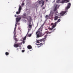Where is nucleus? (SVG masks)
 Wrapping results in <instances>:
<instances>
[{
  "label": "nucleus",
  "instance_id": "1",
  "mask_svg": "<svg viewBox=\"0 0 73 73\" xmlns=\"http://www.w3.org/2000/svg\"><path fill=\"white\" fill-rule=\"evenodd\" d=\"M42 28H40L38 30V31H37L36 32V35L38 38L40 37H42L44 35L42 33Z\"/></svg>",
  "mask_w": 73,
  "mask_h": 73
},
{
  "label": "nucleus",
  "instance_id": "2",
  "mask_svg": "<svg viewBox=\"0 0 73 73\" xmlns=\"http://www.w3.org/2000/svg\"><path fill=\"white\" fill-rule=\"evenodd\" d=\"M47 36V35H46L44 37H45V38H43L42 39L40 40H38L36 41V42L37 43H40V42H42V41L44 40H45V39L46 38V36Z\"/></svg>",
  "mask_w": 73,
  "mask_h": 73
},
{
  "label": "nucleus",
  "instance_id": "3",
  "mask_svg": "<svg viewBox=\"0 0 73 73\" xmlns=\"http://www.w3.org/2000/svg\"><path fill=\"white\" fill-rule=\"evenodd\" d=\"M51 25H53L52 26V28H50V31L53 30V28H55V27H56V25H57V22H55L54 24L53 23H51Z\"/></svg>",
  "mask_w": 73,
  "mask_h": 73
},
{
  "label": "nucleus",
  "instance_id": "4",
  "mask_svg": "<svg viewBox=\"0 0 73 73\" xmlns=\"http://www.w3.org/2000/svg\"><path fill=\"white\" fill-rule=\"evenodd\" d=\"M16 42H15L14 44V46L15 48H18L21 45V43H18L17 44H16Z\"/></svg>",
  "mask_w": 73,
  "mask_h": 73
},
{
  "label": "nucleus",
  "instance_id": "5",
  "mask_svg": "<svg viewBox=\"0 0 73 73\" xmlns=\"http://www.w3.org/2000/svg\"><path fill=\"white\" fill-rule=\"evenodd\" d=\"M22 8L21 6H19V11H17L16 12L17 15H19V13H20V12H21V10Z\"/></svg>",
  "mask_w": 73,
  "mask_h": 73
},
{
  "label": "nucleus",
  "instance_id": "6",
  "mask_svg": "<svg viewBox=\"0 0 73 73\" xmlns=\"http://www.w3.org/2000/svg\"><path fill=\"white\" fill-rule=\"evenodd\" d=\"M28 24L29 26L28 27V28H30V29H29L27 34H28L29 32L30 31V30H31L32 28V25L30 24L29 23Z\"/></svg>",
  "mask_w": 73,
  "mask_h": 73
},
{
  "label": "nucleus",
  "instance_id": "7",
  "mask_svg": "<svg viewBox=\"0 0 73 73\" xmlns=\"http://www.w3.org/2000/svg\"><path fill=\"white\" fill-rule=\"evenodd\" d=\"M68 12V11H63L62 12L60 13V16H63L64 15H65L66 13V12Z\"/></svg>",
  "mask_w": 73,
  "mask_h": 73
},
{
  "label": "nucleus",
  "instance_id": "8",
  "mask_svg": "<svg viewBox=\"0 0 73 73\" xmlns=\"http://www.w3.org/2000/svg\"><path fill=\"white\" fill-rule=\"evenodd\" d=\"M59 8V6L58 5H56L54 9V12L56 11H57V8Z\"/></svg>",
  "mask_w": 73,
  "mask_h": 73
},
{
  "label": "nucleus",
  "instance_id": "9",
  "mask_svg": "<svg viewBox=\"0 0 73 73\" xmlns=\"http://www.w3.org/2000/svg\"><path fill=\"white\" fill-rule=\"evenodd\" d=\"M68 2H69V0H63L62 1L61 3L62 4H64V3H68Z\"/></svg>",
  "mask_w": 73,
  "mask_h": 73
},
{
  "label": "nucleus",
  "instance_id": "10",
  "mask_svg": "<svg viewBox=\"0 0 73 73\" xmlns=\"http://www.w3.org/2000/svg\"><path fill=\"white\" fill-rule=\"evenodd\" d=\"M68 5L66 7L65 9H68L69 8H70V6L71 5V4L70 3H68Z\"/></svg>",
  "mask_w": 73,
  "mask_h": 73
},
{
  "label": "nucleus",
  "instance_id": "11",
  "mask_svg": "<svg viewBox=\"0 0 73 73\" xmlns=\"http://www.w3.org/2000/svg\"><path fill=\"white\" fill-rule=\"evenodd\" d=\"M21 17L18 18H16V21H17V23H18L19 21H20V19H21Z\"/></svg>",
  "mask_w": 73,
  "mask_h": 73
},
{
  "label": "nucleus",
  "instance_id": "12",
  "mask_svg": "<svg viewBox=\"0 0 73 73\" xmlns=\"http://www.w3.org/2000/svg\"><path fill=\"white\" fill-rule=\"evenodd\" d=\"M60 17H58V16H56L54 17V20H57L58 19H59Z\"/></svg>",
  "mask_w": 73,
  "mask_h": 73
},
{
  "label": "nucleus",
  "instance_id": "13",
  "mask_svg": "<svg viewBox=\"0 0 73 73\" xmlns=\"http://www.w3.org/2000/svg\"><path fill=\"white\" fill-rule=\"evenodd\" d=\"M27 48L28 49H32V47L30 45L27 46Z\"/></svg>",
  "mask_w": 73,
  "mask_h": 73
},
{
  "label": "nucleus",
  "instance_id": "14",
  "mask_svg": "<svg viewBox=\"0 0 73 73\" xmlns=\"http://www.w3.org/2000/svg\"><path fill=\"white\" fill-rule=\"evenodd\" d=\"M38 6V3H35V4L34 6V8H36V7H37Z\"/></svg>",
  "mask_w": 73,
  "mask_h": 73
},
{
  "label": "nucleus",
  "instance_id": "15",
  "mask_svg": "<svg viewBox=\"0 0 73 73\" xmlns=\"http://www.w3.org/2000/svg\"><path fill=\"white\" fill-rule=\"evenodd\" d=\"M15 40V41L16 42H17L19 41V38H14Z\"/></svg>",
  "mask_w": 73,
  "mask_h": 73
},
{
  "label": "nucleus",
  "instance_id": "16",
  "mask_svg": "<svg viewBox=\"0 0 73 73\" xmlns=\"http://www.w3.org/2000/svg\"><path fill=\"white\" fill-rule=\"evenodd\" d=\"M60 18H59L58 21L57 22H56V24L57 23H59V22H60V21H61V20H60Z\"/></svg>",
  "mask_w": 73,
  "mask_h": 73
},
{
  "label": "nucleus",
  "instance_id": "17",
  "mask_svg": "<svg viewBox=\"0 0 73 73\" xmlns=\"http://www.w3.org/2000/svg\"><path fill=\"white\" fill-rule=\"evenodd\" d=\"M50 16H53V13H51V12L50 13Z\"/></svg>",
  "mask_w": 73,
  "mask_h": 73
},
{
  "label": "nucleus",
  "instance_id": "18",
  "mask_svg": "<svg viewBox=\"0 0 73 73\" xmlns=\"http://www.w3.org/2000/svg\"><path fill=\"white\" fill-rule=\"evenodd\" d=\"M9 53H8L7 52H6L5 53L6 56H8V55H9Z\"/></svg>",
  "mask_w": 73,
  "mask_h": 73
},
{
  "label": "nucleus",
  "instance_id": "19",
  "mask_svg": "<svg viewBox=\"0 0 73 73\" xmlns=\"http://www.w3.org/2000/svg\"><path fill=\"white\" fill-rule=\"evenodd\" d=\"M42 1H39L38 3L39 4H41L42 3Z\"/></svg>",
  "mask_w": 73,
  "mask_h": 73
},
{
  "label": "nucleus",
  "instance_id": "20",
  "mask_svg": "<svg viewBox=\"0 0 73 73\" xmlns=\"http://www.w3.org/2000/svg\"><path fill=\"white\" fill-rule=\"evenodd\" d=\"M42 7H43V5H44V1H42Z\"/></svg>",
  "mask_w": 73,
  "mask_h": 73
},
{
  "label": "nucleus",
  "instance_id": "21",
  "mask_svg": "<svg viewBox=\"0 0 73 73\" xmlns=\"http://www.w3.org/2000/svg\"><path fill=\"white\" fill-rule=\"evenodd\" d=\"M51 33H52V31L47 32L46 33H47V34H50Z\"/></svg>",
  "mask_w": 73,
  "mask_h": 73
},
{
  "label": "nucleus",
  "instance_id": "22",
  "mask_svg": "<svg viewBox=\"0 0 73 73\" xmlns=\"http://www.w3.org/2000/svg\"><path fill=\"white\" fill-rule=\"evenodd\" d=\"M32 36V34H29L28 35V37H31V36Z\"/></svg>",
  "mask_w": 73,
  "mask_h": 73
},
{
  "label": "nucleus",
  "instance_id": "23",
  "mask_svg": "<svg viewBox=\"0 0 73 73\" xmlns=\"http://www.w3.org/2000/svg\"><path fill=\"white\" fill-rule=\"evenodd\" d=\"M26 36H25L24 38H23V40H25L26 39Z\"/></svg>",
  "mask_w": 73,
  "mask_h": 73
},
{
  "label": "nucleus",
  "instance_id": "24",
  "mask_svg": "<svg viewBox=\"0 0 73 73\" xmlns=\"http://www.w3.org/2000/svg\"><path fill=\"white\" fill-rule=\"evenodd\" d=\"M16 35H14L13 38H16Z\"/></svg>",
  "mask_w": 73,
  "mask_h": 73
},
{
  "label": "nucleus",
  "instance_id": "25",
  "mask_svg": "<svg viewBox=\"0 0 73 73\" xmlns=\"http://www.w3.org/2000/svg\"><path fill=\"white\" fill-rule=\"evenodd\" d=\"M16 27L15 28L14 32H16Z\"/></svg>",
  "mask_w": 73,
  "mask_h": 73
},
{
  "label": "nucleus",
  "instance_id": "26",
  "mask_svg": "<svg viewBox=\"0 0 73 73\" xmlns=\"http://www.w3.org/2000/svg\"><path fill=\"white\" fill-rule=\"evenodd\" d=\"M55 15H58V12H56L55 13Z\"/></svg>",
  "mask_w": 73,
  "mask_h": 73
},
{
  "label": "nucleus",
  "instance_id": "27",
  "mask_svg": "<svg viewBox=\"0 0 73 73\" xmlns=\"http://www.w3.org/2000/svg\"><path fill=\"white\" fill-rule=\"evenodd\" d=\"M44 26V24H43L41 26L40 28H42V27Z\"/></svg>",
  "mask_w": 73,
  "mask_h": 73
},
{
  "label": "nucleus",
  "instance_id": "28",
  "mask_svg": "<svg viewBox=\"0 0 73 73\" xmlns=\"http://www.w3.org/2000/svg\"><path fill=\"white\" fill-rule=\"evenodd\" d=\"M25 52V50H22V52Z\"/></svg>",
  "mask_w": 73,
  "mask_h": 73
},
{
  "label": "nucleus",
  "instance_id": "29",
  "mask_svg": "<svg viewBox=\"0 0 73 73\" xmlns=\"http://www.w3.org/2000/svg\"><path fill=\"white\" fill-rule=\"evenodd\" d=\"M22 42L24 44H25V41L24 40H23Z\"/></svg>",
  "mask_w": 73,
  "mask_h": 73
},
{
  "label": "nucleus",
  "instance_id": "30",
  "mask_svg": "<svg viewBox=\"0 0 73 73\" xmlns=\"http://www.w3.org/2000/svg\"><path fill=\"white\" fill-rule=\"evenodd\" d=\"M40 45H43V44H42V43H41L40 44Z\"/></svg>",
  "mask_w": 73,
  "mask_h": 73
},
{
  "label": "nucleus",
  "instance_id": "31",
  "mask_svg": "<svg viewBox=\"0 0 73 73\" xmlns=\"http://www.w3.org/2000/svg\"><path fill=\"white\" fill-rule=\"evenodd\" d=\"M24 4H25L24 3H23L22 4V5H24Z\"/></svg>",
  "mask_w": 73,
  "mask_h": 73
},
{
  "label": "nucleus",
  "instance_id": "32",
  "mask_svg": "<svg viewBox=\"0 0 73 73\" xmlns=\"http://www.w3.org/2000/svg\"><path fill=\"white\" fill-rule=\"evenodd\" d=\"M16 27H17V25H16V24L15 25V28H16Z\"/></svg>",
  "mask_w": 73,
  "mask_h": 73
},
{
  "label": "nucleus",
  "instance_id": "33",
  "mask_svg": "<svg viewBox=\"0 0 73 73\" xmlns=\"http://www.w3.org/2000/svg\"><path fill=\"white\" fill-rule=\"evenodd\" d=\"M43 42H43V44H45V40H44Z\"/></svg>",
  "mask_w": 73,
  "mask_h": 73
},
{
  "label": "nucleus",
  "instance_id": "34",
  "mask_svg": "<svg viewBox=\"0 0 73 73\" xmlns=\"http://www.w3.org/2000/svg\"><path fill=\"white\" fill-rule=\"evenodd\" d=\"M14 35H16V32H14Z\"/></svg>",
  "mask_w": 73,
  "mask_h": 73
},
{
  "label": "nucleus",
  "instance_id": "35",
  "mask_svg": "<svg viewBox=\"0 0 73 73\" xmlns=\"http://www.w3.org/2000/svg\"><path fill=\"white\" fill-rule=\"evenodd\" d=\"M45 7H44L42 8V9H45Z\"/></svg>",
  "mask_w": 73,
  "mask_h": 73
},
{
  "label": "nucleus",
  "instance_id": "36",
  "mask_svg": "<svg viewBox=\"0 0 73 73\" xmlns=\"http://www.w3.org/2000/svg\"><path fill=\"white\" fill-rule=\"evenodd\" d=\"M15 17H17V15H15Z\"/></svg>",
  "mask_w": 73,
  "mask_h": 73
},
{
  "label": "nucleus",
  "instance_id": "37",
  "mask_svg": "<svg viewBox=\"0 0 73 73\" xmlns=\"http://www.w3.org/2000/svg\"><path fill=\"white\" fill-rule=\"evenodd\" d=\"M46 17H48V15H46L45 16Z\"/></svg>",
  "mask_w": 73,
  "mask_h": 73
},
{
  "label": "nucleus",
  "instance_id": "38",
  "mask_svg": "<svg viewBox=\"0 0 73 73\" xmlns=\"http://www.w3.org/2000/svg\"><path fill=\"white\" fill-rule=\"evenodd\" d=\"M30 20L31 21V20H32V19L31 18H30Z\"/></svg>",
  "mask_w": 73,
  "mask_h": 73
},
{
  "label": "nucleus",
  "instance_id": "39",
  "mask_svg": "<svg viewBox=\"0 0 73 73\" xmlns=\"http://www.w3.org/2000/svg\"><path fill=\"white\" fill-rule=\"evenodd\" d=\"M37 45H40V44H37Z\"/></svg>",
  "mask_w": 73,
  "mask_h": 73
},
{
  "label": "nucleus",
  "instance_id": "40",
  "mask_svg": "<svg viewBox=\"0 0 73 73\" xmlns=\"http://www.w3.org/2000/svg\"><path fill=\"white\" fill-rule=\"evenodd\" d=\"M45 0L46 2H48V0Z\"/></svg>",
  "mask_w": 73,
  "mask_h": 73
},
{
  "label": "nucleus",
  "instance_id": "41",
  "mask_svg": "<svg viewBox=\"0 0 73 73\" xmlns=\"http://www.w3.org/2000/svg\"><path fill=\"white\" fill-rule=\"evenodd\" d=\"M17 24H18V25H20V23H18Z\"/></svg>",
  "mask_w": 73,
  "mask_h": 73
},
{
  "label": "nucleus",
  "instance_id": "42",
  "mask_svg": "<svg viewBox=\"0 0 73 73\" xmlns=\"http://www.w3.org/2000/svg\"><path fill=\"white\" fill-rule=\"evenodd\" d=\"M54 30H56V29H54Z\"/></svg>",
  "mask_w": 73,
  "mask_h": 73
},
{
  "label": "nucleus",
  "instance_id": "43",
  "mask_svg": "<svg viewBox=\"0 0 73 73\" xmlns=\"http://www.w3.org/2000/svg\"><path fill=\"white\" fill-rule=\"evenodd\" d=\"M20 47H21V46H19V47L20 48Z\"/></svg>",
  "mask_w": 73,
  "mask_h": 73
},
{
  "label": "nucleus",
  "instance_id": "44",
  "mask_svg": "<svg viewBox=\"0 0 73 73\" xmlns=\"http://www.w3.org/2000/svg\"><path fill=\"white\" fill-rule=\"evenodd\" d=\"M17 50L19 49L18 48H17Z\"/></svg>",
  "mask_w": 73,
  "mask_h": 73
},
{
  "label": "nucleus",
  "instance_id": "45",
  "mask_svg": "<svg viewBox=\"0 0 73 73\" xmlns=\"http://www.w3.org/2000/svg\"><path fill=\"white\" fill-rule=\"evenodd\" d=\"M39 47H40V46H38V48H39Z\"/></svg>",
  "mask_w": 73,
  "mask_h": 73
},
{
  "label": "nucleus",
  "instance_id": "46",
  "mask_svg": "<svg viewBox=\"0 0 73 73\" xmlns=\"http://www.w3.org/2000/svg\"><path fill=\"white\" fill-rule=\"evenodd\" d=\"M58 0V1H60V0Z\"/></svg>",
  "mask_w": 73,
  "mask_h": 73
}]
</instances>
